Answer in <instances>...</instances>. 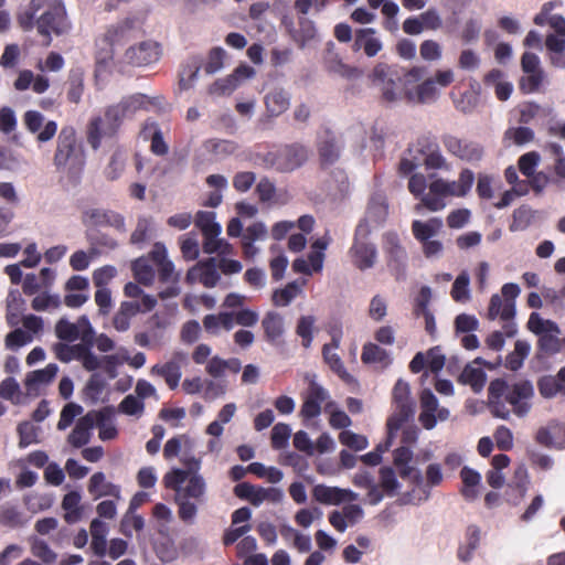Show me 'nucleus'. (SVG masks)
Wrapping results in <instances>:
<instances>
[{
  "mask_svg": "<svg viewBox=\"0 0 565 565\" xmlns=\"http://www.w3.org/2000/svg\"><path fill=\"white\" fill-rule=\"evenodd\" d=\"M441 142L449 154L465 162H479L484 153V149L480 142L468 138H460L451 134L444 135Z\"/></svg>",
  "mask_w": 565,
  "mask_h": 565,
  "instance_id": "7",
  "label": "nucleus"
},
{
  "mask_svg": "<svg viewBox=\"0 0 565 565\" xmlns=\"http://www.w3.org/2000/svg\"><path fill=\"white\" fill-rule=\"evenodd\" d=\"M122 111L127 116V118L131 117L137 110L146 108L150 100L148 96L143 94H134L127 97H124L119 103Z\"/></svg>",
  "mask_w": 565,
  "mask_h": 565,
  "instance_id": "57",
  "label": "nucleus"
},
{
  "mask_svg": "<svg viewBox=\"0 0 565 565\" xmlns=\"http://www.w3.org/2000/svg\"><path fill=\"white\" fill-rule=\"evenodd\" d=\"M150 257L157 266L160 281L179 282L180 274L175 271L174 264L168 258L167 248L163 244L156 243L150 252Z\"/></svg>",
  "mask_w": 565,
  "mask_h": 565,
  "instance_id": "25",
  "label": "nucleus"
},
{
  "mask_svg": "<svg viewBox=\"0 0 565 565\" xmlns=\"http://www.w3.org/2000/svg\"><path fill=\"white\" fill-rule=\"evenodd\" d=\"M82 497L77 491H71L66 493L62 501V508L65 510V521L74 523L81 518V503Z\"/></svg>",
  "mask_w": 565,
  "mask_h": 565,
  "instance_id": "49",
  "label": "nucleus"
},
{
  "mask_svg": "<svg viewBox=\"0 0 565 565\" xmlns=\"http://www.w3.org/2000/svg\"><path fill=\"white\" fill-rule=\"evenodd\" d=\"M394 413L387 420L388 437L393 438L402 425L413 417L415 404L411 398V388L407 382L398 380L393 388Z\"/></svg>",
  "mask_w": 565,
  "mask_h": 565,
  "instance_id": "5",
  "label": "nucleus"
},
{
  "mask_svg": "<svg viewBox=\"0 0 565 565\" xmlns=\"http://www.w3.org/2000/svg\"><path fill=\"white\" fill-rule=\"evenodd\" d=\"M255 70L247 65L241 64L232 74L226 77L216 79L210 85L207 92L212 96H224L232 94L244 81L254 77Z\"/></svg>",
  "mask_w": 565,
  "mask_h": 565,
  "instance_id": "14",
  "label": "nucleus"
},
{
  "mask_svg": "<svg viewBox=\"0 0 565 565\" xmlns=\"http://www.w3.org/2000/svg\"><path fill=\"white\" fill-rule=\"evenodd\" d=\"M383 45L381 40L376 36V30L373 28L359 29L355 32L353 50H363L369 57L375 56Z\"/></svg>",
  "mask_w": 565,
  "mask_h": 565,
  "instance_id": "32",
  "label": "nucleus"
},
{
  "mask_svg": "<svg viewBox=\"0 0 565 565\" xmlns=\"http://www.w3.org/2000/svg\"><path fill=\"white\" fill-rule=\"evenodd\" d=\"M374 85L381 90L382 98L385 102L394 103L401 98V92L397 86V76L391 67L385 64H379L374 67L372 74Z\"/></svg>",
  "mask_w": 565,
  "mask_h": 565,
  "instance_id": "17",
  "label": "nucleus"
},
{
  "mask_svg": "<svg viewBox=\"0 0 565 565\" xmlns=\"http://www.w3.org/2000/svg\"><path fill=\"white\" fill-rule=\"evenodd\" d=\"M331 335V342L326 343L322 348V356L329 367L345 383L351 384L354 382V377L345 370L344 364L337 353L340 348L342 339V329L334 327L329 331Z\"/></svg>",
  "mask_w": 565,
  "mask_h": 565,
  "instance_id": "12",
  "label": "nucleus"
},
{
  "mask_svg": "<svg viewBox=\"0 0 565 565\" xmlns=\"http://www.w3.org/2000/svg\"><path fill=\"white\" fill-rule=\"evenodd\" d=\"M132 270L138 282L150 286L154 281V270L146 258H138L132 263Z\"/></svg>",
  "mask_w": 565,
  "mask_h": 565,
  "instance_id": "59",
  "label": "nucleus"
},
{
  "mask_svg": "<svg viewBox=\"0 0 565 565\" xmlns=\"http://www.w3.org/2000/svg\"><path fill=\"white\" fill-rule=\"evenodd\" d=\"M521 67L525 74L521 79L522 89L526 93L537 92L545 79L540 57L532 52H524L521 57Z\"/></svg>",
  "mask_w": 565,
  "mask_h": 565,
  "instance_id": "13",
  "label": "nucleus"
},
{
  "mask_svg": "<svg viewBox=\"0 0 565 565\" xmlns=\"http://www.w3.org/2000/svg\"><path fill=\"white\" fill-rule=\"evenodd\" d=\"M405 96L413 104H430L439 96V88L433 78L425 79L415 89H407Z\"/></svg>",
  "mask_w": 565,
  "mask_h": 565,
  "instance_id": "33",
  "label": "nucleus"
},
{
  "mask_svg": "<svg viewBox=\"0 0 565 565\" xmlns=\"http://www.w3.org/2000/svg\"><path fill=\"white\" fill-rule=\"evenodd\" d=\"M301 292V286L296 281L289 282L285 288L277 289L273 294V302L277 307L288 306L299 294Z\"/></svg>",
  "mask_w": 565,
  "mask_h": 565,
  "instance_id": "56",
  "label": "nucleus"
},
{
  "mask_svg": "<svg viewBox=\"0 0 565 565\" xmlns=\"http://www.w3.org/2000/svg\"><path fill=\"white\" fill-rule=\"evenodd\" d=\"M309 158V150L300 145L292 143L281 147L274 153L273 166L281 172H291L300 168Z\"/></svg>",
  "mask_w": 565,
  "mask_h": 565,
  "instance_id": "11",
  "label": "nucleus"
},
{
  "mask_svg": "<svg viewBox=\"0 0 565 565\" xmlns=\"http://www.w3.org/2000/svg\"><path fill=\"white\" fill-rule=\"evenodd\" d=\"M57 372L58 365L55 363H50L44 369L32 371L25 377V386L32 391L47 385L55 379Z\"/></svg>",
  "mask_w": 565,
  "mask_h": 565,
  "instance_id": "41",
  "label": "nucleus"
},
{
  "mask_svg": "<svg viewBox=\"0 0 565 565\" xmlns=\"http://www.w3.org/2000/svg\"><path fill=\"white\" fill-rule=\"evenodd\" d=\"M424 164L427 169H434V170H449L450 166L445 158V156L441 153L439 147L437 145H433L428 147V151L425 154L424 158Z\"/></svg>",
  "mask_w": 565,
  "mask_h": 565,
  "instance_id": "61",
  "label": "nucleus"
},
{
  "mask_svg": "<svg viewBox=\"0 0 565 565\" xmlns=\"http://www.w3.org/2000/svg\"><path fill=\"white\" fill-rule=\"evenodd\" d=\"M107 524L100 519H94L90 523V548L98 556H104L107 553Z\"/></svg>",
  "mask_w": 565,
  "mask_h": 565,
  "instance_id": "42",
  "label": "nucleus"
},
{
  "mask_svg": "<svg viewBox=\"0 0 565 565\" xmlns=\"http://www.w3.org/2000/svg\"><path fill=\"white\" fill-rule=\"evenodd\" d=\"M470 277L467 271L460 273L457 278L455 279L452 287H451V298L456 302L466 303L470 300Z\"/></svg>",
  "mask_w": 565,
  "mask_h": 565,
  "instance_id": "50",
  "label": "nucleus"
},
{
  "mask_svg": "<svg viewBox=\"0 0 565 565\" xmlns=\"http://www.w3.org/2000/svg\"><path fill=\"white\" fill-rule=\"evenodd\" d=\"M98 417L100 416L95 412H89L81 417L68 435V443L75 448L86 445L90 440L92 429L95 427Z\"/></svg>",
  "mask_w": 565,
  "mask_h": 565,
  "instance_id": "30",
  "label": "nucleus"
},
{
  "mask_svg": "<svg viewBox=\"0 0 565 565\" xmlns=\"http://www.w3.org/2000/svg\"><path fill=\"white\" fill-rule=\"evenodd\" d=\"M186 353L174 352L170 361L153 365L150 373L163 377L167 385L171 390H175L182 376L181 365L186 362Z\"/></svg>",
  "mask_w": 565,
  "mask_h": 565,
  "instance_id": "21",
  "label": "nucleus"
},
{
  "mask_svg": "<svg viewBox=\"0 0 565 565\" xmlns=\"http://www.w3.org/2000/svg\"><path fill=\"white\" fill-rule=\"evenodd\" d=\"M264 103L267 113L271 117H278L289 108L290 95L282 88H274L265 95Z\"/></svg>",
  "mask_w": 565,
  "mask_h": 565,
  "instance_id": "38",
  "label": "nucleus"
},
{
  "mask_svg": "<svg viewBox=\"0 0 565 565\" xmlns=\"http://www.w3.org/2000/svg\"><path fill=\"white\" fill-rule=\"evenodd\" d=\"M309 387L303 396L300 415L305 419L316 418L321 413V404L328 398V392L315 381V376H307Z\"/></svg>",
  "mask_w": 565,
  "mask_h": 565,
  "instance_id": "22",
  "label": "nucleus"
},
{
  "mask_svg": "<svg viewBox=\"0 0 565 565\" xmlns=\"http://www.w3.org/2000/svg\"><path fill=\"white\" fill-rule=\"evenodd\" d=\"M316 324V318L311 315L299 317L296 326V333L301 338V344L303 348H310L313 341V329Z\"/></svg>",
  "mask_w": 565,
  "mask_h": 565,
  "instance_id": "52",
  "label": "nucleus"
},
{
  "mask_svg": "<svg viewBox=\"0 0 565 565\" xmlns=\"http://www.w3.org/2000/svg\"><path fill=\"white\" fill-rule=\"evenodd\" d=\"M159 57V45L152 41H145L128 47L124 54V62L140 67L156 63Z\"/></svg>",
  "mask_w": 565,
  "mask_h": 565,
  "instance_id": "18",
  "label": "nucleus"
},
{
  "mask_svg": "<svg viewBox=\"0 0 565 565\" xmlns=\"http://www.w3.org/2000/svg\"><path fill=\"white\" fill-rule=\"evenodd\" d=\"M531 351V345L524 340H518L514 350L507 356L505 366L511 371H518L522 367L524 360Z\"/></svg>",
  "mask_w": 565,
  "mask_h": 565,
  "instance_id": "48",
  "label": "nucleus"
},
{
  "mask_svg": "<svg viewBox=\"0 0 565 565\" xmlns=\"http://www.w3.org/2000/svg\"><path fill=\"white\" fill-rule=\"evenodd\" d=\"M118 412L139 418L145 413V403L135 394H129L119 403Z\"/></svg>",
  "mask_w": 565,
  "mask_h": 565,
  "instance_id": "60",
  "label": "nucleus"
},
{
  "mask_svg": "<svg viewBox=\"0 0 565 565\" xmlns=\"http://www.w3.org/2000/svg\"><path fill=\"white\" fill-rule=\"evenodd\" d=\"M552 32L546 35L545 46L551 53V63L557 67H564L565 61L562 54L565 52V18H553Z\"/></svg>",
  "mask_w": 565,
  "mask_h": 565,
  "instance_id": "15",
  "label": "nucleus"
},
{
  "mask_svg": "<svg viewBox=\"0 0 565 565\" xmlns=\"http://www.w3.org/2000/svg\"><path fill=\"white\" fill-rule=\"evenodd\" d=\"M527 329L539 337V349L553 355L559 353L565 347V338H561V329L556 322L543 319L540 313L532 312L527 320Z\"/></svg>",
  "mask_w": 565,
  "mask_h": 565,
  "instance_id": "4",
  "label": "nucleus"
},
{
  "mask_svg": "<svg viewBox=\"0 0 565 565\" xmlns=\"http://www.w3.org/2000/svg\"><path fill=\"white\" fill-rule=\"evenodd\" d=\"M131 28L132 22L128 20L109 26L103 38L99 40V42L104 44L105 47H103V50L98 53V61L106 62L111 60L114 43L118 42Z\"/></svg>",
  "mask_w": 565,
  "mask_h": 565,
  "instance_id": "31",
  "label": "nucleus"
},
{
  "mask_svg": "<svg viewBox=\"0 0 565 565\" xmlns=\"http://www.w3.org/2000/svg\"><path fill=\"white\" fill-rule=\"evenodd\" d=\"M539 444L546 447L565 448V424H551L542 427L536 433Z\"/></svg>",
  "mask_w": 565,
  "mask_h": 565,
  "instance_id": "35",
  "label": "nucleus"
},
{
  "mask_svg": "<svg viewBox=\"0 0 565 565\" xmlns=\"http://www.w3.org/2000/svg\"><path fill=\"white\" fill-rule=\"evenodd\" d=\"M540 394L545 398H553L556 395L565 396V366L556 375H546L540 379Z\"/></svg>",
  "mask_w": 565,
  "mask_h": 565,
  "instance_id": "36",
  "label": "nucleus"
},
{
  "mask_svg": "<svg viewBox=\"0 0 565 565\" xmlns=\"http://www.w3.org/2000/svg\"><path fill=\"white\" fill-rule=\"evenodd\" d=\"M87 490L95 500L104 497H110L117 501L121 500L120 486L108 481L106 475L102 471L92 475Z\"/></svg>",
  "mask_w": 565,
  "mask_h": 565,
  "instance_id": "28",
  "label": "nucleus"
},
{
  "mask_svg": "<svg viewBox=\"0 0 565 565\" xmlns=\"http://www.w3.org/2000/svg\"><path fill=\"white\" fill-rule=\"evenodd\" d=\"M361 360L365 364L371 363H388L387 352L374 343H366L363 347Z\"/></svg>",
  "mask_w": 565,
  "mask_h": 565,
  "instance_id": "62",
  "label": "nucleus"
},
{
  "mask_svg": "<svg viewBox=\"0 0 565 565\" xmlns=\"http://www.w3.org/2000/svg\"><path fill=\"white\" fill-rule=\"evenodd\" d=\"M166 488L175 492L174 501L178 505L179 519L186 523L195 522L199 505L206 500V481L201 473H192L174 468L163 477Z\"/></svg>",
  "mask_w": 565,
  "mask_h": 565,
  "instance_id": "1",
  "label": "nucleus"
},
{
  "mask_svg": "<svg viewBox=\"0 0 565 565\" xmlns=\"http://www.w3.org/2000/svg\"><path fill=\"white\" fill-rule=\"evenodd\" d=\"M388 216V203L386 196L381 193H374L367 203L364 218L359 224H365L370 231L382 226Z\"/></svg>",
  "mask_w": 565,
  "mask_h": 565,
  "instance_id": "24",
  "label": "nucleus"
},
{
  "mask_svg": "<svg viewBox=\"0 0 565 565\" xmlns=\"http://www.w3.org/2000/svg\"><path fill=\"white\" fill-rule=\"evenodd\" d=\"M480 363L481 359L478 358L472 363L467 364L459 376V381L465 385L471 386L476 393L482 391L487 380L484 371L477 366Z\"/></svg>",
  "mask_w": 565,
  "mask_h": 565,
  "instance_id": "39",
  "label": "nucleus"
},
{
  "mask_svg": "<svg viewBox=\"0 0 565 565\" xmlns=\"http://www.w3.org/2000/svg\"><path fill=\"white\" fill-rule=\"evenodd\" d=\"M55 171L72 181H77L86 166V151L73 126L60 130L53 156Z\"/></svg>",
  "mask_w": 565,
  "mask_h": 565,
  "instance_id": "3",
  "label": "nucleus"
},
{
  "mask_svg": "<svg viewBox=\"0 0 565 565\" xmlns=\"http://www.w3.org/2000/svg\"><path fill=\"white\" fill-rule=\"evenodd\" d=\"M441 228L443 221L439 217H431L425 222L415 220L412 223L413 235L419 243L436 237Z\"/></svg>",
  "mask_w": 565,
  "mask_h": 565,
  "instance_id": "40",
  "label": "nucleus"
},
{
  "mask_svg": "<svg viewBox=\"0 0 565 565\" xmlns=\"http://www.w3.org/2000/svg\"><path fill=\"white\" fill-rule=\"evenodd\" d=\"M369 234L370 228L365 224H359L349 250L353 265L360 270L372 268L377 259L376 247L370 242Z\"/></svg>",
  "mask_w": 565,
  "mask_h": 565,
  "instance_id": "6",
  "label": "nucleus"
},
{
  "mask_svg": "<svg viewBox=\"0 0 565 565\" xmlns=\"http://www.w3.org/2000/svg\"><path fill=\"white\" fill-rule=\"evenodd\" d=\"M117 131V126L108 121L104 114V117L98 116L89 121L87 127V141L94 150H97L102 145L103 138L113 137Z\"/></svg>",
  "mask_w": 565,
  "mask_h": 565,
  "instance_id": "29",
  "label": "nucleus"
},
{
  "mask_svg": "<svg viewBox=\"0 0 565 565\" xmlns=\"http://www.w3.org/2000/svg\"><path fill=\"white\" fill-rule=\"evenodd\" d=\"M488 394L492 414L495 417L508 419L510 411L507 408L505 402L512 406L515 415L522 417L531 408L530 399L534 395V388L529 381L509 385L505 381L497 379L490 383Z\"/></svg>",
  "mask_w": 565,
  "mask_h": 565,
  "instance_id": "2",
  "label": "nucleus"
},
{
  "mask_svg": "<svg viewBox=\"0 0 565 565\" xmlns=\"http://www.w3.org/2000/svg\"><path fill=\"white\" fill-rule=\"evenodd\" d=\"M516 313L515 303L511 300H505L499 294H493L490 298L486 318L494 321L500 319L503 322V330L507 338H512L518 332V327L514 321Z\"/></svg>",
  "mask_w": 565,
  "mask_h": 565,
  "instance_id": "8",
  "label": "nucleus"
},
{
  "mask_svg": "<svg viewBox=\"0 0 565 565\" xmlns=\"http://www.w3.org/2000/svg\"><path fill=\"white\" fill-rule=\"evenodd\" d=\"M534 138V132L529 127H511L504 132V140L516 146H523Z\"/></svg>",
  "mask_w": 565,
  "mask_h": 565,
  "instance_id": "64",
  "label": "nucleus"
},
{
  "mask_svg": "<svg viewBox=\"0 0 565 565\" xmlns=\"http://www.w3.org/2000/svg\"><path fill=\"white\" fill-rule=\"evenodd\" d=\"M36 26L39 33L47 38L46 45L51 43V33L60 35L67 32L70 22L64 6L60 2L52 6L38 19Z\"/></svg>",
  "mask_w": 565,
  "mask_h": 565,
  "instance_id": "9",
  "label": "nucleus"
},
{
  "mask_svg": "<svg viewBox=\"0 0 565 565\" xmlns=\"http://www.w3.org/2000/svg\"><path fill=\"white\" fill-rule=\"evenodd\" d=\"M460 478L463 483L461 489L462 495L466 500H475L479 494L478 486L481 482L480 473L469 467H463L460 471Z\"/></svg>",
  "mask_w": 565,
  "mask_h": 565,
  "instance_id": "46",
  "label": "nucleus"
},
{
  "mask_svg": "<svg viewBox=\"0 0 565 565\" xmlns=\"http://www.w3.org/2000/svg\"><path fill=\"white\" fill-rule=\"evenodd\" d=\"M26 521L23 519L21 511L10 503H4L0 508V524L9 527L23 526Z\"/></svg>",
  "mask_w": 565,
  "mask_h": 565,
  "instance_id": "53",
  "label": "nucleus"
},
{
  "mask_svg": "<svg viewBox=\"0 0 565 565\" xmlns=\"http://www.w3.org/2000/svg\"><path fill=\"white\" fill-rule=\"evenodd\" d=\"M55 335L62 342H74L77 339H81L79 333L77 332L76 326L74 322H71L66 318H61L54 328Z\"/></svg>",
  "mask_w": 565,
  "mask_h": 565,
  "instance_id": "63",
  "label": "nucleus"
},
{
  "mask_svg": "<svg viewBox=\"0 0 565 565\" xmlns=\"http://www.w3.org/2000/svg\"><path fill=\"white\" fill-rule=\"evenodd\" d=\"M126 166V156L124 151L116 150L108 162V164L105 167L104 175L107 180L114 181L117 180L121 173L124 172Z\"/></svg>",
  "mask_w": 565,
  "mask_h": 565,
  "instance_id": "58",
  "label": "nucleus"
},
{
  "mask_svg": "<svg viewBox=\"0 0 565 565\" xmlns=\"http://www.w3.org/2000/svg\"><path fill=\"white\" fill-rule=\"evenodd\" d=\"M221 280L218 273L217 260L214 257H210L205 260H201L191 267L185 277L188 284L200 282L205 288L215 287Z\"/></svg>",
  "mask_w": 565,
  "mask_h": 565,
  "instance_id": "16",
  "label": "nucleus"
},
{
  "mask_svg": "<svg viewBox=\"0 0 565 565\" xmlns=\"http://www.w3.org/2000/svg\"><path fill=\"white\" fill-rule=\"evenodd\" d=\"M86 343L68 344L66 342H55L52 344L51 350L55 358L62 363H70L74 360L79 361Z\"/></svg>",
  "mask_w": 565,
  "mask_h": 565,
  "instance_id": "43",
  "label": "nucleus"
},
{
  "mask_svg": "<svg viewBox=\"0 0 565 565\" xmlns=\"http://www.w3.org/2000/svg\"><path fill=\"white\" fill-rule=\"evenodd\" d=\"M420 414L419 422L425 429H433L438 422H445L449 418L450 412L446 407L439 406L434 393L425 388L420 394Z\"/></svg>",
  "mask_w": 565,
  "mask_h": 565,
  "instance_id": "10",
  "label": "nucleus"
},
{
  "mask_svg": "<svg viewBox=\"0 0 565 565\" xmlns=\"http://www.w3.org/2000/svg\"><path fill=\"white\" fill-rule=\"evenodd\" d=\"M448 196L446 180L438 178L430 182L428 185V192L423 195L422 203L415 206L417 212H420L422 207H426L429 211L437 212L446 206L445 199Z\"/></svg>",
  "mask_w": 565,
  "mask_h": 565,
  "instance_id": "26",
  "label": "nucleus"
},
{
  "mask_svg": "<svg viewBox=\"0 0 565 565\" xmlns=\"http://www.w3.org/2000/svg\"><path fill=\"white\" fill-rule=\"evenodd\" d=\"M312 498L321 504L340 505L343 502L356 501L359 494L350 489L320 483L313 487Z\"/></svg>",
  "mask_w": 565,
  "mask_h": 565,
  "instance_id": "20",
  "label": "nucleus"
},
{
  "mask_svg": "<svg viewBox=\"0 0 565 565\" xmlns=\"http://www.w3.org/2000/svg\"><path fill=\"white\" fill-rule=\"evenodd\" d=\"M216 214L210 211H199L195 217V226L200 228L203 235L221 234L222 227L216 222Z\"/></svg>",
  "mask_w": 565,
  "mask_h": 565,
  "instance_id": "51",
  "label": "nucleus"
},
{
  "mask_svg": "<svg viewBox=\"0 0 565 565\" xmlns=\"http://www.w3.org/2000/svg\"><path fill=\"white\" fill-rule=\"evenodd\" d=\"M341 145L339 140L330 134L319 143V156L323 166L333 164L340 157Z\"/></svg>",
  "mask_w": 565,
  "mask_h": 565,
  "instance_id": "44",
  "label": "nucleus"
},
{
  "mask_svg": "<svg viewBox=\"0 0 565 565\" xmlns=\"http://www.w3.org/2000/svg\"><path fill=\"white\" fill-rule=\"evenodd\" d=\"M292 38L300 47H305L317 38L315 23L307 18H301L299 20V29L295 31Z\"/></svg>",
  "mask_w": 565,
  "mask_h": 565,
  "instance_id": "55",
  "label": "nucleus"
},
{
  "mask_svg": "<svg viewBox=\"0 0 565 565\" xmlns=\"http://www.w3.org/2000/svg\"><path fill=\"white\" fill-rule=\"evenodd\" d=\"M82 222L86 226H111L118 232L125 233V217L115 211L106 209H88L82 214Z\"/></svg>",
  "mask_w": 565,
  "mask_h": 565,
  "instance_id": "19",
  "label": "nucleus"
},
{
  "mask_svg": "<svg viewBox=\"0 0 565 565\" xmlns=\"http://www.w3.org/2000/svg\"><path fill=\"white\" fill-rule=\"evenodd\" d=\"M384 250L388 257V266L391 268L401 269L405 267L407 255L396 234L387 233L385 235Z\"/></svg>",
  "mask_w": 565,
  "mask_h": 565,
  "instance_id": "37",
  "label": "nucleus"
},
{
  "mask_svg": "<svg viewBox=\"0 0 565 565\" xmlns=\"http://www.w3.org/2000/svg\"><path fill=\"white\" fill-rule=\"evenodd\" d=\"M413 458L412 450L402 446L394 451V463L398 469L399 476L403 479L409 480L417 487H422L424 484V478L419 469L409 466V462Z\"/></svg>",
  "mask_w": 565,
  "mask_h": 565,
  "instance_id": "27",
  "label": "nucleus"
},
{
  "mask_svg": "<svg viewBox=\"0 0 565 565\" xmlns=\"http://www.w3.org/2000/svg\"><path fill=\"white\" fill-rule=\"evenodd\" d=\"M44 116L38 110H28L23 115V124L28 131L36 134L39 142H47L53 139L57 132V124L49 120L44 125Z\"/></svg>",
  "mask_w": 565,
  "mask_h": 565,
  "instance_id": "23",
  "label": "nucleus"
},
{
  "mask_svg": "<svg viewBox=\"0 0 565 565\" xmlns=\"http://www.w3.org/2000/svg\"><path fill=\"white\" fill-rule=\"evenodd\" d=\"M203 326L212 334H217L221 329L231 331L234 328V312L206 315L203 319Z\"/></svg>",
  "mask_w": 565,
  "mask_h": 565,
  "instance_id": "45",
  "label": "nucleus"
},
{
  "mask_svg": "<svg viewBox=\"0 0 565 565\" xmlns=\"http://www.w3.org/2000/svg\"><path fill=\"white\" fill-rule=\"evenodd\" d=\"M200 68V60L198 57H191L180 72V89L188 90L195 85L199 78Z\"/></svg>",
  "mask_w": 565,
  "mask_h": 565,
  "instance_id": "47",
  "label": "nucleus"
},
{
  "mask_svg": "<svg viewBox=\"0 0 565 565\" xmlns=\"http://www.w3.org/2000/svg\"><path fill=\"white\" fill-rule=\"evenodd\" d=\"M204 148L207 152L221 159L234 153L237 150V145L225 139H209L204 142Z\"/></svg>",
  "mask_w": 565,
  "mask_h": 565,
  "instance_id": "54",
  "label": "nucleus"
},
{
  "mask_svg": "<svg viewBox=\"0 0 565 565\" xmlns=\"http://www.w3.org/2000/svg\"><path fill=\"white\" fill-rule=\"evenodd\" d=\"M265 339L271 344H278L285 333L284 317L276 312L269 311L262 320Z\"/></svg>",
  "mask_w": 565,
  "mask_h": 565,
  "instance_id": "34",
  "label": "nucleus"
}]
</instances>
